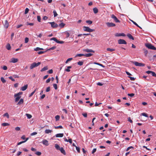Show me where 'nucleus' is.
<instances>
[{
    "instance_id": "f257e3e1",
    "label": "nucleus",
    "mask_w": 156,
    "mask_h": 156,
    "mask_svg": "<svg viewBox=\"0 0 156 156\" xmlns=\"http://www.w3.org/2000/svg\"><path fill=\"white\" fill-rule=\"evenodd\" d=\"M41 62H39L37 63L36 62H33L32 64H31L30 66V69H33L34 68L37 67L40 65Z\"/></svg>"
},
{
    "instance_id": "f03ea898",
    "label": "nucleus",
    "mask_w": 156,
    "mask_h": 156,
    "mask_svg": "<svg viewBox=\"0 0 156 156\" xmlns=\"http://www.w3.org/2000/svg\"><path fill=\"white\" fill-rule=\"evenodd\" d=\"M145 46L148 49L155 50L156 48L154 46L152 45L151 44L148 43L145 44Z\"/></svg>"
},
{
    "instance_id": "7ed1b4c3",
    "label": "nucleus",
    "mask_w": 156,
    "mask_h": 156,
    "mask_svg": "<svg viewBox=\"0 0 156 156\" xmlns=\"http://www.w3.org/2000/svg\"><path fill=\"white\" fill-rule=\"evenodd\" d=\"M83 29L84 31L89 32H93L94 30L91 29L88 27H86L85 26L83 27Z\"/></svg>"
},
{
    "instance_id": "20e7f679",
    "label": "nucleus",
    "mask_w": 156,
    "mask_h": 156,
    "mask_svg": "<svg viewBox=\"0 0 156 156\" xmlns=\"http://www.w3.org/2000/svg\"><path fill=\"white\" fill-rule=\"evenodd\" d=\"M111 18L113 19L115 22L116 23H120V21L118 19V18L115 16L114 14H112L111 15Z\"/></svg>"
},
{
    "instance_id": "39448f33",
    "label": "nucleus",
    "mask_w": 156,
    "mask_h": 156,
    "mask_svg": "<svg viewBox=\"0 0 156 156\" xmlns=\"http://www.w3.org/2000/svg\"><path fill=\"white\" fill-rule=\"evenodd\" d=\"M118 43L119 44H127L126 42L124 40L120 39L118 41Z\"/></svg>"
},
{
    "instance_id": "423d86ee",
    "label": "nucleus",
    "mask_w": 156,
    "mask_h": 156,
    "mask_svg": "<svg viewBox=\"0 0 156 156\" xmlns=\"http://www.w3.org/2000/svg\"><path fill=\"white\" fill-rule=\"evenodd\" d=\"M49 23L50 24L51 26V27L53 28H56L58 27V25L57 24L55 23L54 22H49Z\"/></svg>"
},
{
    "instance_id": "0eeeda50",
    "label": "nucleus",
    "mask_w": 156,
    "mask_h": 156,
    "mask_svg": "<svg viewBox=\"0 0 156 156\" xmlns=\"http://www.w3.org/2000/svg\"><path fill=\"white\" fill-rule=\"evenodd\" d=\"M106 24L108 27H114L115 26V24L112 23L107 22Z\"/></svg>"
},
{
    "instance_id": "6e6552de",
    "label": "nucleus",
    "mask_w": 156,
    "mask_h": 156,
    "mask_svg": "<svg viewBox=\"0 0 156 156\" xmlns=\"http://www.w3.org/2000/svg\"><path fill=\"white\" fill-rule=\"evenodd\" d=\"M146 73L148 74L151 73L153 76L156 77V74L153 71L148 70L146 71Z\"/></svg>"
},
{
    "instance_id": "1a4fd4ad",
    "label": "nucleus",
    "mask_w": 156,
    "mask_h": 156,
    "mask_svg": "<svg viewBox=\"0 0 156 156\" xmlns=\"http://www.w3.org/2000/svg\"><path fill=\"white\" fill-rule=\"evenodd\" d=\"M42 143L44 145L46 146H48L49 145L48 141L46 139H44L42 141Z\"/></svg>"
},
{
    "instance_id": "9d476101",
    "label": "nucleus",
    "mask_w": 156,
    "mask_h": 156,
    "mask_svg": "<svg viewBox=\"0 0 156 156\" xmlns=\"http://www.w3.org/2000/svg\"><path fill=\"white\" fill-rule=\"evenodd\" d=\"M18 61V60L17 58H12L11 59V61L10 62L15 63L17 62Z\"/></svg>"
},
{
    "instance_id": "9b49d317",
    "label": "nucleus",
    "mask_w": 156,
    "mask_h": 156,
    "mask_svg": "<svg viewBox=\"0 0 156 156\" xmlns=\"http://www.w3.org/2000/svg\"><path fill=\"white\" fill-rule=\"evenodd\" d=\"M83 51L87 52H94V51L92 49H84Z\"/></svg>"
},
{
    "instance_id": "f8f14e48",
    "label": "nucleus",
    "mask_w": 156,
    "mask_h": 156,
    "mask_svg": "<svg viewBox=\"0 0 156 156\" xmlns=\"http://www.w3.org/2000/svg\"><path fill=\"white\" fill-rule=\"evenodd\" d=\"M9 23H8V21H7V20H5V22H4V27L5 28H7L9 27Z\"/></svg>"
},
{
    "instance_id": "ddd939ff",
    "label": "nucleus",
    "mask_w": 156,
    "mask_h": 156,
    "mask_svg": "<svg viewBox=\"0 0 156 156\" xmlns=\"http://www.w3.org/2000/svg\"><path fill=\"white\" fill-rule=\"evenodd\" d=\"M28 87V85L26 84L23 87H21V90L22 91H24L26 90Z\"/></svg>"
},
{
    "instance_id": "4468645a",
    "label": "nucleus",
    "mask_w": 156,
    "mask_h": 156,
    "mask_svg": "<svg viewBox=\"0 0 156 156\" xmlns=\"http://www.w3.org/2000/svg\"><path fill=\"white\" fill-rule=\"evenodd\" d=\"M63 133H58L55 135V136L56 137H62L63 136Z\"/></svg>"
},
{
    "instance_id": "2eb2a0df",
    "label": "nucleus",
    "mask_w": 156,
    "mask_h": 156,
    "mask_svg": "<svg viewBox=\"0 0 156 156\" xmlns=\"http://www.w3.org/2000/svg\"><path fill=\"white\" fill-rule=\"evenodd\" d=\"M60 150L61 152L64 155H66V153L65 152V151L64 150L63 148L62 147L60 148L59 149Z\"/></svg>"
},
{
    "instance_id": "dca6fc26",
    "label": "nucleus",
    "mask_w": 156,
    "mask_h": 156,
    "mask_svg": "<svg viewBox=\"0 0 156 156\" xmlns=\"http://www.w3.org/2000/svg\"><path fill=\"white\" fill-rule=\"evenodd\" d=\"M28 139H29V138H27L26 139V140H24V141H21V142H20L18 143H17V145H19L21 144H22V143H24Z\"/></svg>"
},
{
    "instance_id": "f3484780",
    "label": "nucleus",
    "mask_w": 156,
    "mask_h": 156,
    "mask_svg": "<svg viewBox=\"0 0 156 156\" xmlns=\"http://www.w3.org/2000/svg\"><path fill=\"white\" fill-rule=\"evenodd\" d=\"M129 20L131 21L134 25H136L137 27H139L141 29H142L141 27L139 26L135 22L130 19H129Z\"/></svg>"
},
{
    "instance_id": "a211bd4d",
    "label": "nucleus",
    "mask_w": 156,
    "mask_h": 156,
    "mask_svg": "<svg viewBox=\"0 0 156 156\" xmlns=\"http://www.w3.org/2000/svg\"><path fill=\"white\" fill-rule=\"evenodd\" d=\"M21 96H16V98H15V101L16 102H17L19 100V99H20V98H21Z\"/></svg>"
},
{
    "instance_id": "6ab92c4d",
    "label": "nucleus",
    "mask_w": 156,
    "mask_h": 156,
    "mask_svg": "<svg viewBox=\"0 0 156 156\" xmlns=\"http://www.w3.org/2000/svg\"><path fill=\"white\" fill-rule=\"evenodd\" d=\"M127 36L130 39L132 40H134V38L130 34H128L127 35Z\"/></svg>"
},
{
    "instance_id": "aec40b11",
    "label": "nucleus",
    "mask_w": 156,
    "mask_h": 156,
    "mask_svg": "<svg viewBox=\"0 0 156 156\" xmlns=\"http://www.w3.org/2000/svg\"><path fill=\"white\" fill-rule=\"evenodd\" d=\"M23 103V98L21 99L17 103L18 105H20Z\"/></svg>"
},
{
    "instance_id": "412c9836",
    "label": "nucleus",
    "mask_w": 156,
    "mask_h": 156,
    "mask_svg": "<svg viewBox=\"0 0 156 156\" xmlns=\"http://www.w3.org/2000/svg\"><path fill=\"white\" fill-rule=\"evenodd\" d=\"M93 10L94 13L95 14L97 13L98 12V9L96 7L94 8L93 9Z\"/></svg>"
},
{
    "instance_id": "4be33fe9",
    "label": "nucleus",
    "mask_w": 156,
    "mask_h": 156,
    "mask_svg": "<svg viewBox=\"0 0 156 156\" xmlns=\"http://www.w3.org/2000/svg\"><path fill=\"white\" fill-rule=\"evenodd\" d=\"M67 69H65V71L68 72H70V70L69 69L72 68V66H67Z\"/></svg>"
},
{
    "instance_id": "5701e85b",
    "label": "nucleus",
    "mask_w": 156,
    "mask_h": 156,
    "mask_svg": "<svg viewBox=\"0 0 156 156\" xmlns=\"http://www.w3.org/2000/svg\"><path fill=\"white\" fill-rule=\"evenodd\" d=\"M48 69V67L46 66L44 67L42 69L41 71V72H43V71H44L45 70H46Z\"/></svg>"
},
{
    "instance_id": "b1692460",
    "label": "nucleus",
    "mask_w": 156,
    "mask_h": 156,
    "mask_svg": "<svg viewBox=\"0 0 156 156\" xmlns=\"http://www.w3.org/2000/svg\"><path fill=\"white\" fill-rule=\"evenodd\" d=\"M65 25V24L64 23H61L59 24V26L61 28H63L64 27Z\"/></svg>"
},
{
    "instance_id": "393cba45",
    "label": "nucleus",
    "mask_w": 156,
    "mask_h": 156,
    "mask_svg": "<svg viewBox=\"0 0 156 156\" xmlns=\"http://www.w3.org/2000/svg\"><path fill=\"white\" fill-rule=\"evenodd\" d=\"M52 132V130L49 129H46L45 131V132L46 133H51Z\"/></svg>"
},
{
    "instance_id": "a878e982",
    "label": "nucleus",
    "mask_w": 156,
    "mask_h": 156,
    "mask_svg": "<svg viewBox=\"0 0 156 156\" xmlns=\"http://www.w3.org/2000/svg\"><path fill=\"white\" fill-rule=\"evenodd\" d=\"M93 55V54L90 53H88L85 54L84 56H85L86 57H89Z\"/></svg>"
},
{
    "instance_id": "bb28decb",
    "label": "nucleus",
    "mask_w": 156,
    "mask_h": 156,
    "mask_svg": "<svg viewBox=\"0 0 156 156\" xmlns=\"http://www.w3.org/2000/svg\"><path fill=\"white\" fill-rule=\"evenodd\" d=\"M107 50L108 51H109L110 52H112L113 51H115V49H114L110 48H107Z\"/></svg>"
},
{
    "instance_id": "cd10ccee",
    "label": "nucleus",
    "mask_w": 156,
    "mask_h": 156,
    "mask_svg": "<svg viewBox=\"0 0 156 156\" xmlns=\"http://www.w3.org/2000/svg\"><path fill=\"white\" fill-rule=\"evenodd\" d=\"M84 55H85V54H77L76 55L75 57H81V56H84Z\"/></svg>"
},
{
    "instance_id": "c85d7f7f",
    "label": "nucleus",
    "mask_w": 156,
    "mask_h": 156,
    "mask_svg": "<svg viewBox=\"0 0 156 156\" xmlns=\"http://www.w3.org/2000/svg\"><path fill=\"white\" fill-rule=\"evenodd\" d=\"M55 148L58 150H59V149L60 148L59 145L57 144H55Z\"/></svg>"
},
{
    "instance_id": "c756f323",
    "label": "nucleus",
    "mask_w": 156,
    "mask_h": 156,
    "mask_svg": "<svg viewBox=\"0 0 156 156\" xmlns=\"http://www.w3.org/2000/svg\"><path fill=\"white\" fill-rule=\"evenodd\" d=\"M6 48L8 50H10L11 49V46H10V44H7V45H6Z\"/></svg>"
},
{
    "instance_id": "7c9ffc66",
    "label": "nucleus",
    "mask_w": 156,
    "mask_h": 156,
    "mask_svg": "<svg viewBox=\"0 0 156 156\" xmlns=\"http://www.w3.org/2000/svg\"><path fill=\"white\" fill-rule=\"evenodd\" d=\"M23 94V92H20L18 93L17 94H15L14 95V97H16V96H20V95H21Z\"/></svg>"
},
{
    "instance_id": "2f4dec72",
    "label": "nucleus",
    "mask_w": 156,
    "mask_h": 156,
    "mask_svg": "<svg viewBox=\"0 0 156 156\" xmlns=\"http://www.w3.org/2000/svg\"><path fill=\"white\" fill-rule=\"evenodd\" d=\"M133 63L136 66H139V62H133Z\"/></svg>"
},
{
    "instance_id": "473e14b6",
    "label": "nucleus",
    "mask_w": 156,
    "mask_h": 156,
    "mask_svg": "<svg viewBox=\"0 0 156 156\" xmlns=\"http://www.w3.org/2000/svg\"><path fill=\"white\" fill-rule=\"evenodd\" d=\"M26 115L27 116V118L29 119H30L32 117V115L29 114H26Z\"/></svg>"
},
{
    "instance_id": "72a5a7b5",
    "label": "nucleus",
    "mask_w": 156,
    "mask_h": 156,
    "mask_svg": "<svg viewBox=\"0 0 156 156\" xmlns=\"http://www.w3.org/2000/svg\"><path fill=\"white\" fill-rule=\"evenodd\" d=\"M83 62L82 61H79L77 62V64L80 66H82L83 65Z\"/></svg>"
},
{
    "instance_id": "f704fd0d",
    "label": "nucleus",
    "mask_w": 156,
    "mask_h": 156,
    "mask_svg": "<svg viewBox=\"0 0 156 156\" xmlns=\"http://www.w3.org/2000/svg\"><path fill=\"white\" fill-rule=\"evenodd\" d=\"M3 116L4 117H6L8 118H9V115L8 113H5L3 115Z\"/></svg>"
},
{
    "instance_id": "c9c22d12",
    "label": "nucleus",
    "mask_w": 156,
    "mask_h": 156,
    "mask_svg": "<svg viewBox=\"0 0 156 156\" xmlns=\"http://www.w3.org/2000/svg\"><path fill=\"white\" fill-rule=\"evenodd\" d=\"M53 12L54 13V17L58 15V14L55 10H54Z\"/></svg>"
},
{
    "instance_id": "e433bc0d",
    "label": "nucleus",
    "mask_w": 156,
    "mask_h": 156,
    "mask_svg": "<svg viewBox=\"0 0 156 156\" xmlns=\"http://www.w3.org/2000/svg\"><path fill=\"white\" fill-rule=\"evenodd\" d=\"M2 126H8L9 125V124H8V123H2Z\"/></svg>"
},
{
    "instance_id": "4c0bfd02",
    "label": "nucleus",
    "mask_w": 156,
    "mask_h": 156,
    "mask_svg": "<svg viewBox=\"0 0 156 156\" xmlns=\"http://www.w3.org/2000/svg\"><path fill=\"white\" fill-rule=\"evenodd\" d=\"M55 120L56 121L59 120L60 118V116L58 115H57L55 116Z\"/></svg>"
},
{
    "instance_id": "58836bf2",
    "label": "nucleus",
    "mask_w": 156,
    "mask_h": 156,
    "mask_svg": "<svg viewBox=\"0 0 156 156\" xmlns=\"http://www.w3.org/2000/svg\"><path fill=\"white\" fill-rule=\"evenodd\" d=\"M73 59V58H68L66 60V61L65 62V63H66L67 64V63H68V62L69 61H71V60H72Z\"/></svg>"
},
{
    "instance_id": "ea45409f",
    "label": "nucleus",
    "mask_w": 156,
    "mask_h": 156,
    "mask_svg": "<svg viewBox=\"0 0 156 156\" xmlns=\"http://www.w3.org/2000/svg\"><path fill=\"white\" fill-rule=\"evenodd\" d=\"M55 129H62L63 128L62 126H55Z\"/></svg>"
},
{
    "instance_id": "a19ab883",
    "label": "nucleus",
    "mask_w": 156,
    "mask_h": 156,
    "mask_svg": "<svg viewBox=\"0 0 156 156\" xmlns=\"http://www.w3.org/2000/svg\"><path fill=\"white\" fill-rule=\"evenodd\" d=\"M1 80L3 83H5L6 82L5 80L3 77L1 78Z\"/></svg>"
},
{
    "instance_id": "79ce46f5",
    "label": "nucleus",
    "mask_w": 156,
    "mask_h": 156,
    "mask_svg": "<svg viewBox=\"0 0 156 156\" xmlns=\"http://www.w3.org/2000/svg\"><path fill=\"white\" fill-rule=\"evenodd\" d=\"M94 64H95L98 65H99V66H102V67H104V66H103V65L102 64L99 63H98V62H94Z\"/></svg>"
},
{
    "instance_id": "37998d69",
    "label": "nucleus",
    "mask_w": 156,
    "mask_h": 156,
    "mask_svg": "<svg viewBox=\"0 0 156 156\" xmlns=\"http://www.w3.org/2000/svg\"><path fill=\"white\" fill-rule=\"evenodd\" d=\"M50 40H53L57 42L58 40L55 37H52L50 39Z\"/></svg>"
},
{
    "instance_id": "c03bdc74",
    "label": "nucleus",
    "mask_w": 156,
    "mask_h": 156,
    "mask_svg": "<svg viewBox=\"0 0 156 156\" xmlns=\"http://www.w3.org/2000/svg\"><path fill=\"white\" fill-rule=\"evenodd\" d=\"M86 22L88 23L89 24H91L92 23V21L90 20L86 21Z\"/></svg>"
},
{
    "instance_id": "a18cd8bd",
    "label": "nucleus",
    "mask_w": 156,
    "mask_h": 156,
    "mask_svg": "<svg viewBox=\"0 0 156 156\" xmlns=\"http://www.w3.org/2000/svg\"><path fill=\"white\" fill-rule=\"evenodd\" d=\"M65 34H66V37L68 38V37L70 35L67 32H66L65 33Z\"/></svg>"
},
{
    "instance_id": "49530a36",
    "label": "nucleus",
    "mask_w": 156,
    "mask_h": 156,
    "mask_svg": "<svg viewBox=\"0 0 156 156\" xmlns=\"http://www.w3.org/2000/svg\"><path fill=\"white\" fill-rule=\"evenodd\" d=\"M37 21L39 22H41V17L40 16H37Z\"/></svg>"
},
{
    "instance_id": "de8ad7c7",
    "label": "nucleus",
    "mask_w": 156,
    "mask_h": 156,
    "mask_svg": "<svg viewBox=\"0 0 156 156\" xmlns=\"http://www.w3.org/2000/svg\"><path fill=\"white\" fill-rule=\"evenodd\" d=\"M29 9H28V8H26L25 10V14H27V13L29 12Z\"/></svg>"
},
{
    "instance_id": "09e8293b",
    "label": "nucleus",
    "mask_w": 156,
    "mask_h": 156,
    "mask_svg": "<svg viewBox=\"0 0 156 156\" xmlns=\"http://www.w3.org/2000/svg\"><path fill=\"white\" fill-rule=\"evenodd\" d=\"M29 38L28 37H26L25 39V43H27L29 41Z\"/></svg>"
},
{
    "instance_id": "8fccbe9b",
    "label": "nucleus",
    "mask_w": 156,
    "mask_h": 156,
    "mask_svg": "<svg viewBox=\"0 0 156 156\" xmlns=\"http://www.w3.org/2000/svg\"><path fill=\"white\" fill-rule=\"evenodd\" d=\"M135 94L133 93H131V94H128V95L129 96H130V97H133L134 96Z\"/></svg>"
},
{
    "instance_id": "3c124183",
    "label": "nucleus",
    "mask_w": 156,
    "mask_h": 156,
    "mask_svg": "<svg viewBox=\"0 0 156 156\" xmlns=\"http://www.w3.org/2000/svg\"><path fill=\"white\" fill-rule=\"evenodd\" d=\"M53 86L55 90H57V84H53Z\"/></svg>"
},
{
    "instance_id": "603ef678",
    "label": "nucleus",
    "mask_w": 156,
    "mask_h": 156,
    "mask_svg": "<svg viewBox=\"0 0 156 156\" xmlns=\"http://www.w3.org/2000/svg\"><path fill=\"white\" fill-rule=\"evenodd\" d=\"M36 90H35L34 91H33V92H32L29 95V97H31V96H32L35 93V91H36Z\"/></svg>"
},
{
    "instance_id": "864d4df0",
    "label": "nucleus",
    "mask_w": 156,
    "mask_h": 156,
    "mask_svg": "<svg viewBox=\"0 0 156 156\" xmlns=\"http://www.w3.org/2000/svg\"><path fill=\"white\" fill-rule=\"evenodd\" d=\"M56 43L58 44H63L64 43V41H59L58 40Z\"/></svg>"
},
{
    "instance_id": "5fc2aeb1",
    "label": "nucleus",
    "mask_w": 156,
    "mask_h": 156,
    "mask_svg": "<svg viewBox=\"0 0 156 156\" xmlns=\"http://www.w3.org/2000/svg\"><path fill=\"white\" fill-rule=\"evenodd\" d=\"M76 150H77V152L78 153H80V147L76 146Z\"/></svg>"
},
{
    "instance_id": "6e6d98bb",
    "label": "nucleus",
    "mask_w": 156,
    "mask_h": 156,
    "mask_svg": "<svg viewBox=\"0 0 156 156\" xmlns=\"http://www.w3.org/2000/svg\"><path fill=\"white\" fill-rule=\"evenodd\" d=\"M35 154L37 155L40 156L41 155V153L40 152L37 151L36 152Z\"/></svg>"
},
{
    "instance_id": "4d7b16f0",
    "label": "nucleus",
    "mask_w": 156,
    "mask_h": 156,
    "mask_svg": "<svg viewBox=\"0 0 156 156\" xmlns=\"http://www.w3.org/2000/svg\"><path fill=\"white\" fill-rule=\"evenodd\" d=\"M142 115L146 117H148V115L147 114L145 113H142Z\"/></svg>"
},
{
    "instance_id": "13d9d810",
    "label": "nucleus",
    "mask_w": 156,
    "mask_h": 156,
    "mask_svg": "<svg viewBox=\"0 0 156 156\" xmlns=\"http://www.w3.org/2000/svg\"><path fill=\"white\" fill-rule=\"evenodd\" d=\"M50 88L49 87L47 88L46 89V92H48L50 91Z\"/></svg>"
},
{
    "instance_id": "bf43d9fd",
    "label": "nucleus",
    "mask_w": 156,
    "mask_h": 156,
    "mask_svg": "<svg viewBox=\"0 0 156 156\" xmlns=\"http://www.w3.org/2000/svg\"><path fill=\"white\" fill-rule=\"evenodd\" d=\"M48 73H49V74H51L53 73V70L51 69L49 70L48 71Z\"/></svg>"
},
{
    "instance_id": "052dcab7",
    "label": "nucleus",
    "mask_w": 156,
    "mask_h": 156,
    "mask_svg": "<svg viewBox=\"0 0 156 156\" xmlns=\"http://www.w3.org/2000/svg\"><path fill=\"white\" fill-rule=\"evenodd\" d=\"M133 148V147L132 146H130V147H128L126 150V151H129L130 149L131 148Z\"/></svg>"
},
{
    "instance_id": "680f3d73",
    "label": "nucleus",
    "mask_w": 156,
    "mask_h": 156,
    "mask_svg": "<svg viewBox=\"0 0 156 156\" xmlns=\"http://www.w3.org/2000/svg\"><path fill=\"white\" fill-rule=\"evenodd\" d=\"M51 79L50 78H48L46 81V83H49L51 81Z\"/></svg>"
},
{
    "instance_id": "e2e57ef3",
    "label": "nucleus",
    "mask_w": 156,
    "mask_h": 156,
    "mask_svg": "<svg viewBox=\"0 0 156 156\" xmlns=\"http://www.w3.org/2000/svg\"><path fill=\"white\" fill-rule=\"evenodd\" d=\"M148 53V51L147 50H146V49H144V53L145 55L146 56L147 55V54Z\"/></svg>"
},
{
    "instance_id": "0e129e2a",
    "label": "nucleus",
    "mask_w": 156,
    "mask_h": 156,
    "mask_svg": "<svg viewBox=\"0 0 156 156\" xmlns=\"http://www.w3.org/2000/svg\"><path fill=\"white\" fill-rule=\"evenodd\" d=\"M128 121L130 123H132L133 122L132 120L131 119L130 117H129L128 118Z\"/></svg>"
},
{
    "instance_id": "69168bd1",
    "label": "nucleus",
    "mask_w": 156,
    "mask_h": 156,
    "mask_svg": "<svg viewBox=\"0 0 156 156\" xmlns=\"http://www.w3.org/2000/svg\"><path fill=\"white\" fill-rule=\"evenodd\" d=\"M129 77L130 79V80H131L134 81L135 80V78L131 76H129Z\"/></svg>"
},
{
    "instance_id": "338daca9",
    "label": "nucleus",
    "mask_w": 156,
    "mask_h": 156,
    "mask_svg": "<svg viewBox=\"0 0 156 156\" xmlns=\"http://www.w3.org/2000/svg\"><path fill=\"white\" fill-rule=\"evenodd\" d=\"M145 66V64L143 63H139V66Z\"/></svg>"
},
{
    "instance_id": "774afa93",
    "label": "nucleus",
    "mask_w": 156,
    "mask_h": 156,
    "mask_svg": "<svg viewBox=\"0 0 156 156\" xmlns=\"http://www.w3.org/2000/svg\"><path fill=\"white\" fill-rule=\"evenodd\" d=\"M34 50L35 51H38L40 50V48L39 47H37L34 49Z\"/></svg>"
}]
</instances>
